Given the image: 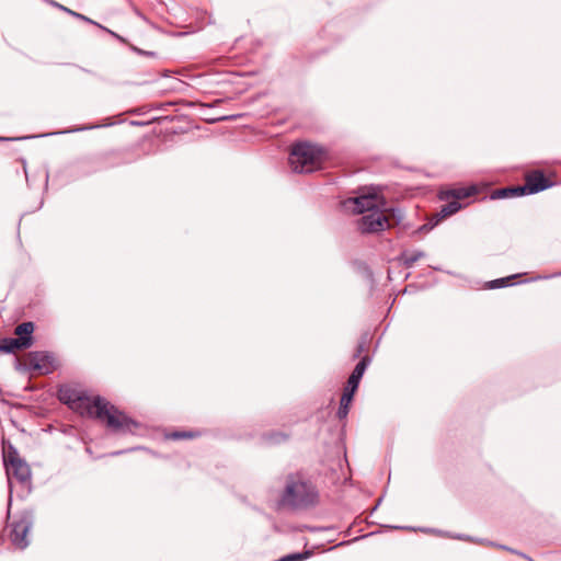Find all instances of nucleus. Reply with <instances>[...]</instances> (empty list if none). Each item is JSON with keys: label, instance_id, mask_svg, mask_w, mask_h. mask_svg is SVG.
<instances>
[{"label": "nucleus", "instance_id": "1", "mask_svg": "<svg viewBox=\"0 0 561 561\" xmlns=\"http://www.w3.org/2000/svg\"><path fill=\"white\" fill-rule=\"evenodd\" d=\"M57 396L59 401L68 405L73 412L99 422L112 434L136 435L142 430V424L139 421L99 394L89 396L84 390L61 386Z\"/></svg>", "mask_w": 561, "mask_h": 561}, {"label": "nucleus", "instance_id": "2", "mask_svg": "<svg viewBox=\"0 0 561 561\" xmlns=\"http://www.w3.org/2000/svg\"><path fill=\"white\" fill-rule=\"evenodd\" d=\"M319 502L316 485L301 473H291L286 479L285 488L276 503V508L299 511L313 507Z\"/></svg>", "mask_w": 561, "mask_h": 561}, {"label": "nucleus", "instance_id": "3", "mask_svg": "<svg viewBox=\"0 0 561 561\" xmlns=\"http://www.w3.org/2000/svg\"><path fill=\"white\" fill-rule=\"evenodd\" d=\"M328 152L321 146L309 141H297L289 151V165L296 173H311L323 168Z\"/></svg>", "mask_w": 561, "mask_h": 561}, {"label": "nucleus", "instance_id": "4", "mask_svg": "<svg viewBox=\"0 0 561 561\" xmlns=\"http://www.w3.org/2000/svg\"><path fill=\"white\" fill-rule=\"evenodd\" d=\"M480 192L478 185L471 184L468 186H455L449 188L440 190L437 194V197L442 202H446L439 209V211L433 214L430 218V222L424 225L422 228H426L430 225V228L438 225L443 219L456 214L463 207L461 201L476 196ZM467 204H465L466 206Z\"/></svg>", "mask_w": 561, "mask_h": 561}, {"label": "nucleus", "instance_id": "5", "mask_svg": "<svg viewBox=\"0 0 561 561\" xmlns=\"http://www.w3.org/2000/svg\"><path fill=\"white\" fill-rule=\"evenodd\" d=\"M2 455L9 483L11 484L14 480L23 490L30 492L32 486L30 466L11 443L3 442Z\"/></svg>", "mask_w": 561, "mask_h": 561}, {"label": "nucleus", "instance_id": "6", "mask_svg": "<svg viewBox=\"0 0 561 561\" xmlns=\"http://www.w3.org/2000/svg\"><path fill=\"white\" fill-rule=\"evenodd\" d=\"M32 526V515L24 512L7 525L4 536L14 549L23 550L30 543L28 534Z\"/></svg>", "mask_w": 561, "mask_h": 561}, {"label": "nucleus", "instance_id": "7", "mask_svg": "<svg viewBox=\"0 0 561 561\" xmlns=\"http://www.w3.org/2000/svg\"><path fill=\"white\" fill-rule=\"evenodd\" d=\"M355 226L357 231L362 234H373L389 229L391 224L385 210L380 208L370 213L363 214L362 217L355 221Z\"/></svg>", "mask_w": 561, "mask_h": 561}, {"label": "nucleus", "instance_id": "8", "mask_svg": "<svg viewBox=\"0 0 561 561\" xmlns=\"http://www.w3.org/2000/svg\"><path fill=\"white\" fill-rule=\"evenodd\" d=\"M524 185H518V191L523 195H531L542 192L554 185V175L546 174L542 170L535 169L525 172Z\"/></svg>", "mask_w": 561, "mask_h": 561}, {"label": "nucleus", "instance_id": "9", "mask_svg": "<svg viewBox=\"0 0 561 561\" xmlns=\"http://www.w3.org/2000/svg\"><path fill=\"white\" fill-rule=\"evenodd\" d=\"M26 364L32 370L41 375L51 374L58 367L55 356L44 351L30 352L26 357Z\"/></svg>", "mask_w": 561, "mask_h": 561}, {"label": "nucleus", "instance_id": "10", "mask_svg": "<svg viewBox=\"0 0 561 561\" xmlns=\"http://www.w3.org/2000/svg\"><path fill=\"white\" fill-rule=\"evenodd\" d=\"M382 198L377 194H362L357 197L348 198L345 205H352V209L356 214H366L383 206Z\"/></svg>", "mask_w": 561, "mask_h": 561}, {"label": "nucleus", "instance_id": "11", "mask_svg": "<svg viewBox=\"0 0 561 561\" xmlns=\"http://www.w3.org/2000/svg\"><path fill=\"white\" fill-rule=\"evenodd\" d=\"M26 348H28L27 337H5L0 342V351L5 353H14Z\"/></svg>", "mask_w": 561, "mask_h": 561}, {"label": "nucleus", "instance_id": "12", "mask_svg": "<svg viewBox=\"0 0 561 561\" xmlns=\"http://www.w3.org/2000/svg\"><path fill=\"white\" fill-rule=\"evenodd\" d=\"M202 435V432L198 430H179V431H168L163 434L164 439L167 440H188L195 439Z\"/></svg>", "mask_w": 561, "mask_h": 561}, {"label": "nucleus", "instance_id": "13", "mask_svg": "<svg viewBox=\"0 0 561 561\" xmlns=\"http://www.w3.org/2000/svg\"><path fill=\"white\" fill-rule=\"evenodd\" d=\"M44 2H46L47 4L51 5L53 8H56L67 14H69L70 16H73L75 19H78L80 21H83L85 23H89V24H93L98 27H102L99 23H96L95 21L91 20L90 18L79 13V12H76L73 10H71L70 8H67L65 5H62L61 3L55 1V0H43Z\"/></svg>", "mask_w": 561, "mask_h": 561}, {"label": "nucleus", "instance_id": "14", "mask_svg": "<svg viewBox=\"0 0 561 561\" xmlns=\"http://www.w3.org/2000/svg\"><path fill=\"white\" fill-rule=\"evenodd\" d=\"M523 276H524V274H513V275H510L506 277L490 280L485 284V287L489 289H497V288H502V287L513 286L517 283L516 279H518Z\"/></svg>", "mask_w": 561, "mask_h": 561}, {"label": "nucleus", "instance_id": "15", "mask_svg": "<svg viewBox=\"0 0 561 561\" xmlns=\"http://www.w3.org/2000/svg\"><path fill=\"white\" fill-rule=\"evenodd\" d=\"M354 394L355 393H353V392L343 390V393H342V397L340 400V407L336 412V416L339 417V420L342 421V420L346 419V416L350 412V408H351Z\"/></svg>", "mask_w": 561, "mask_h": 561}, {"label": "nucleus", "instance_id": "16", "mask_svg": "<svg viewBox=\"0 0 561 561\" xmlns=\"http://www.w3.org/2000/svg\"><path fill=\"white\" fill-rule=\"evenodd\" d=\"M516 196H523V194L518 191V185L494 190L491 193L490 197H491V199H499V198H507V197H516Z\"/></svg>", "mask_w": 561, "mask_h": 561}, {"label": "nucleus", "instance_id": "17", "mask_svg": "<svg viewBox=\"0 0 561 561\" xmlns=\"http://www.w3.org/2000/svg\"><path fill=\"white\" fill-rule=\"evenodd\" d=\"M33 332H34V324L32 322H24L22 324H19L14 333L16 337H27L28 339V347L33 344Z\"/></svg>", "mask_w": 561, "mask_h": 561}, {"label": "nucleus", "instance_id": "18", "mask_svg": "<svg viewBox=\"0 0 561 561\" xmlns=\"http://www.w3.org/2000/svg\"><path fill=\"white\" fill-rule=\"evenodd\" d=\"M423 256L424 253L421 251H403L401 254V260L407 266H411Z\"/></svg>", "mask_w": 561, "mask_h": 561}, {"label": "nucleus", "instance_id": "19", "mask_svg": "<svg viewBox=\"0 0 561 561\" xmlns=\"http://www.w3.org/2000/svg\"><path fill=\"white\" fill-rule=\"evenodd\" d=\"M370 363V358L369 356H364L358 363L357 365L355 366V368L353 369L352 374H354L355 376H358L359 378L363 377L367 366L369 365Z\"/></svg>", "mask_w": 561, "mask_h": 561}, {"label": "nucleus", "instance_id": "20", "mask_svg": "<svg viewBox=\"0 0 561 561\" xmlns=\"http://www.w3.org/2000/svg\"><path fill=\"white\" fill-rule=\"evenodd\" d=\"M362 378L351 374L343 390L355 393Z\"/></svg>", "mask_w": 561, "mask_h": 561}, {"label": "nucleus", "instance_id": "21", "mask_svg": "<svg viewBox=\"0 0 561 561\" xmlns=\"http://www.w3.org/2000/svg\"><path fill=\"white\" fill-rule=\"evenodd\" d=\"M219 103H221V100H215L211 104H206V103H203V102H185V105L187 106H215V105H218Z\"/></svg>", "mask_w": 561, "mask_h": 561}, {"label": "nucleus", "instance_id": "22", "mask_svg": "<svg viewBox=\"0 0 561 561\" xmlns=\"http://www.w3.org/2000/svg\"><path fill=\"white\" fill-rule=\"evenodd\" d=\"M500 548L503 549V550L510 551L511 553L517 554V556H519V557H522V558H524V559H526L528 561H535L531 558H529L528 556L524 554L523 552H519V551L514 550L512 548H508L506 546H500Z\"/></svg>", "mask_w": 561, "mask_h": 561}, {"label": "nucleus", "instance_id": "23", "mask_svg": "<svg viewBox=\"0 0 561 561\" xmlns=\"http://www.w3.org/2000/svg\"><path fill=\"white\" fill-rule=\"evenodd\" d=\"M271 438H273L275 440H278V439L285 440L287 438V435H285L283 433H275V434L271 435Z\"/></svg>", "mask_w": 561, "mask_h": 561}, {"label": "nucleus", "instance_id": "24", "mask_svg": "<svg viewBox=\"0 0 561 561\" xmlns=\"http://www.w3.org/2000/svg\"><path fill=\"white\" fill-rule=\"evenodd\" d=\"M240 116L241 115H233V116H230V117H219V118L211 119L210 122L224 121V119H228V118H237V117H240Z\"/></svg>", "mask_w": 561, "mask_h": 561}, {"label": "nucleus", "instance_id": "25", "mask_svg": "<svg viewBox=\"0 0 561 561\" xmlns=\"http://www.w3.org/2000/svg\"><path fill=\"white\" fill-rule=\"evenodd\" d=\"M171 104H172L171 102H168V103H165V104H159V105H157V106H154V107H156V108H160V110H161V108H163L165 105H171Z\"/></svg>", "mask_w": 561, "mask_h": 561}, {"label": "nucleus", "instance_id": "26", "mask_svg": "<svg viewBox=\"0 0 561 561\" xmlns=\"http://www.w3.org/2000/svg\"><path fill=\"white\" fill-rule=\"evenodd\" d=\"M12 138L0 137V141L11 140Z\"/></svg>", "mask_w": 561, "mask_h": 561}, {"label": "nucleus", "instance_id": "27", "mask_svg": "<svg viewBox=\"0 0 561 561\" xmlns=\"http://www.w3.org/2000/svg\"><path fill=\"white\" fill-rule=\"evenodd\" d=\"M362 350H363V347H362V346H359V348H358V351H357V355L362 353Z\"/></svg>", "mask_w": 561, "mask_h": 561}]
</instances>
